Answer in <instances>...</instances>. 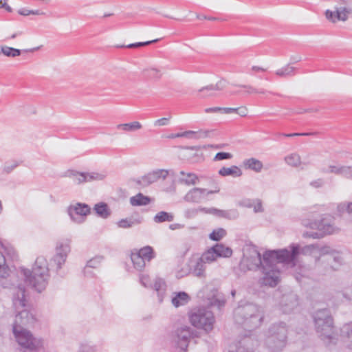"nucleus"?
Returning <instances> with one entry per match:
<instances>
[{
    "label": "nucleus",
    "mask_w": 352,
    "mask_h": 352,
    "mask_svg": "<svg viewBox=\"0 0 352 352\" xmlns=\"http://www.w3.org/2000/svg\"><path fill=\"white\" fill-rule=\"evenodd\" d=\"M289 248V250L284 248L266 251L262 259L256 245H246L240 267L241 270L246 267L248 270H262L263 277L261 280V284L274 287L279 282L280 270L277 265L283 263L292 267L296 265L300 253V245L293 243Z\"/></svg>",
    "instance_id": "nucleus-1"
},
{
    "label": "nucleus",
    "mask_w": 352,
    "mask_h": 352,
    "mask_svg": "<svg viewBox=\"0 0 352 352\" xmlns=\"http://www.w3.org/2000/svg\"><path fill=\"white\" fill-rule=\"evenodd\" d=\"M13 306L17 312L15 316L13 328L18 329H25L34 325L36 318L33 313L28 309L25 299V288L23 285H19L13 294Z\"/></svg>",
    "instance_id": "nucleus-2"
},
{
    "label": "nucleus",
    "mask_w": 352,
    "mask_h": 352,
    "mask_svg": "<svg viewBox=\"0 0 352 352\" xmlns=\"http://www.w3.org/2000/svg\"><path fill=\"white\" fill-rule=\"evenodd\" d=\"M25 283L38 292L43 291L50 278L47 261L43 257H38L32 270L21 269Z\"/></svg>",
    "instance_id": "nucleus-3"
},
{
    "label": "nucleus",
    "mask_w": 352,
    "mask_h": 352,
    "mask_svg": "<svg viewBox=\"0 0 352 352\" xmlns=\"http://www.w3.org/2000/svg\"><path fill=\"white\" fill-rule=\"evenodd\" d=\"M263 314L255 304H240L234 311L235 322L249 331L258 327L263 321Z\"/></svg>",
    "instance_id": "nucleus-4"
},
{
    "label": "nucleus",
    "mask_w": 352,
    "mask_h": 352,
    "mask_svg": "<svg viewBox=\"0 0 352 352\" xmlns=\"http://www.w3.org/2000/svg\"><path fill=\"white\" fill-rule=\"evenodd\" d=\"M287 327L285 322L272 324L267 331L265 344L270 352H280L286 346Z\"/></svg>",
    "instance_id": "nucleus-5"
},
{
    "label": "nucleus",
    "mask_w": 352,
    "mask_h": 352,
    "mask_svg": "<svg viewBox=\"0 0 352 352\" xmlns=\"http://www.w3.org/2000/svg\"><path fill=\"white\" fill-rule=\"evenodd\" d=\"M316 330L319 337L330 341L333 333V322L330 311L327 309L317 311L314 315Z\"/></svg>",
    "instance_id": "nucleus-6"
},
{
    "label": "nucleus",
    "mask_w": 352,
    "mask_h": 352,
    "mask_svg": "<svg viewBox=\"0 0 352 352\" xmlns=\"http://www.w3.org/2000/svg\"><path fill=\"white\" fill-rule=\"evenodd\" d=\"M191 324L199 329H203L206 332L213 328L214 317L213 313L206 307H197L193 309L189 315Z\"/></svg>",
    "instance_id": "nucleus-7"
},
{
    "label": "nucleus",
    "mask_w": 352,
    "mask_h": 352,
    "mask_svg": "<svg viewBox=\"0 0 352 352\" xmlns=\"http://www.w3.org/2000/svg\"><path fill=\"white\" fill-rule=\"evenodd\" d=\"M335 11L327 10L324 12L326 19L335 23L338 21H346L352 15V0H333Z\"/></svg>",
    "instance_id": "nucleus-8"
},
{
    "label": "nucleus",
    "mask_w": 352,
    "mask_h": 352,
    "mask_svg": "<svg viewBox=\"0 0 352 352\" xmlns=\"http://www.w3.org/2000/svg\"><path fill=\"white\" fill-rule=\"evenodd\" d=\"M13 333L19 344L25 350L33 351L43 346V340L33 337L30 331L26 329L12 328Z\"/></svg>",
    "instance_id": "nucleus-9"
},
{
    "label": "nucleus",
    "mask_w": 352,
    "mask_h": 352,
    "mask_svg": "<svg viewBox=\"0 0 352 352\" xmlns=\"http://www.w3.org/2000/svg\"><path fill=\"white\" fill-rule=\"evenodd\" d=\"M56 254L50 261V265L55 266L56 272L62 268L67 258L68 254L70 252L71 248L69 241L68 240L60 241L56 243Z\"/></svg>",
    "instance_id": "nucleus-10"
},
{
    "label": "nucleus",
    "mask_w": 352,
    "mask_h": 352,
    "mask_svg": "<svg viewBox=\"0 0 352 352\" xmlns=\"http://www.w3.org/2000/svg\"><path fill=\"white\" fill-rule=\"evenodd\" d=\"M310 227L318 230L323 236L339 232V228L335 226L334 220L331 217H324L319 221H315L310 223Z\"/></svg>",
    "instance_id": "nucleus-11"
},
{
    "label": "nucleus",
    "mask_w": 352,
    "mask_h": 352,
    "mask_svg": "<svg viewBox=\"0 0 352 352\" xmlns=\"http://www.w3.org/2000/svg\"><path fill=\"white\" fill-rule=\"evenodd\" d=\"M67 212L73 221L80 223L83 221V217L91 212V208L86 204L76 203L68 207Z\"/></svg>",
    "instance_id": "nucleus-12"
},
{
    "label": "nucleus",
    "mask_w": 352,
    "mask_h": 352,
    "mask_svg": "<svg viewBox=\"0 0 352 352\" xmlns=\"http://www.w3.org/2000/svg\"><path fill=\"white\" fill-rule=\"evenodd\" d=\"M175 334L178 338V345L181 349L184 351L186 350L189 340L191 338L198 336L196 331L191 330V329L187 326L178 328L175 331Z\"/></svg>",
    "instance_id": "nucleus-13"
},
{
    "label": "nucleus",
    "mask_w": 352,
    "mask_h": 352,
    "mask_svg": "<svg viewBox=\"0 0 352 352\" xmlns=\"http://www.w3.org/2000/svg\"><path fill=\"white\" fill-rule=\"evenodd\" d=\"M320 171L324 174L332 173L352 180V166L331 164L327 168H322Z\"/></svg>",
    "instance_id": "nucleus-14"
},
{
    "label": "nucleus",
    "mask_w": 352,
    "mask_h": 352,
    "mask_svg": "<svg viewBox=\"0 0 352 352\" xmlns=\"http://www.w3.org/2000/svg\"><path fill=\"white\" fill-rule=\"evenodd\" d=\"M217 192H218V190H217ZM214 192H216V191L208 190L206 188H194L186 193L184 199L187 202L200 203L208 195Z\"/></svg>",
    "instance_id": "nucleus-15"
},
{
    "label": "nucleus",
    "mask_w": 352,
    "mask_h": 352,
    "mask_svg": "<svg viewBox=\"0 0 352 352\" xmlns=\"http://www.w3.org/2000/svg\"><path fill=\"white\" fill-rule=\"evenodd\" d=\"M298 305V296L294 293L283 295L280 301V309L284 314L291 313Z\"/></svg>",
    "instance_id": "nucleus-16"
},
{
    "label": "nucleus",
    "mask_w": 352,
    "mask_h": 352,
    "mask_svg": "<svg viewBox=\"0 0 352 352\" xmlns=\"http://www.w3.org/2000/svg\"><path fill=\"white\" fill-rule=\"evenodd\" d=\"M168 175V173L167 170L164 169H159L142 177L141 179L137 180L136 182L143 186H147L157 182L160 178L163 179H166Z\"/></svg>",
    "instance_id": "nucleus-17"
},
{
    "label": "nucleus",
    "mask_w": 352,
    "mask_h": 352,
    "mask_svg": "<svg viewBox=\"0 0 352 352\" xmlns=\"http://www.w3.org/2000/svg\"><path fill=\"white\" fill-rule=\"evenodd\" d=\"M258 346V341L252 336L243 337L236 345V351L229 352H253Z\"/></svg>",
    "instance_id": "nucleus-18"
},
{
    "label": "nucleus",
    "mask_w": 352,
    "mask_h": 352,
    "mask_svg": "<svg viewBox=\"0 0 352 352\" xmlns=\"http://www.w3.org/2000/svg\"><path fill=\"white\" fill-rule=\"evenodd\" d=\"M40 47L21 50L8 45L0 46V56L2 54L8 58H15L21 56L22 51L25 52H33L38 50Z\"/></svg>",
    "instance_id": "nucleus-19"
},
{
    "label": "nucleus",
    "mask_w": 352,
    "mask_h": 352,
    "mask_svg": "<svg viewBox=\"0 0 352 352\" xmlns=\"http://www.w3.org/2000/svg\"><path fill=\"white\" fill-rule=\"evenodd\" d=\"M225 87V81L221 80L218 81L215 85L211 84L205 87H201L198 90L199 93H204L203 97L214 96L215 94L212 92L213 91H221Z\"/></svg>",
    "instance_id": "nucleus-20"
},
{
    "label": "nucleus",
    "mask_w": 352,
    "mask_h": 352,
    "mask_svg": "<svg viewBox=\"0 0 352 352\" xmlns=\"http://www.w3.org/2000/svg\"><path fill=\"white\" fill-rule=\"evenodd\" d=\"M209 212H211L212 214H214L217 217L228 219L230 220H234L239 217V212L236 209L223 210L215 208H210Z\"/></svg>",
    "instance_id": "nucleus-21"
},
{
    "label": "nucleus",
    "mask_w": 352,
    "mask_h": 352,
    "mask_svg": "<svg viewBox=\"0 0 352 352\" xmlns=\"http://www.w3.org/2000/svg\"><path fill=\"white\" fill-rule=\"evenodd\" d=\"M213 131H200L199 132H195L192 131H187L183 133H179L173 135L172 137L179 138V137H185L187 138H195V139H200L205 138L210 135V133Z\"/></svg>",
    "instance_id": "nucleus-22"
},
{
    "label": "nucleus",
    "mask_w": 352,
    "mask_h": 352,
    "mask_svg": "<svg viewBox=\"0 0 352 352\" xmlns=\"http://www.w3.org/2000/svg\"><path fill=\"white\" fill-rule=\"evenodd\" d=\"M179 174L182 177L179 178V181L182 184L190 186L195 185L199 182V178L195 173H185L184 170H181Z\"/></svg>",
    "instance_id": "nucleus-23"
},
{
    "label": "nucleus",
    "mask_w": 352,
    "mask_h": 352,
    "mask_svg": "<svg viewBox=\"0 0 352 352\" xmlns=\"http://www.w3.org/2000/svg\"><path fill=\"white\" fill-rule=\"evenodd\" d=\"M212 249L217 257H230L232 254V249L222 243H217Z\"/></svg>",
    "instance_id": "nucleus-24"
},
{
    "label": "nucleus",
    "mask_w": 352,
    "mask_h": 352,
    "mask_svg": "<svg viewBox=\"0 0 352 352\" xmlns=\"http://www.w3.org/2000/svg\"><path fill=\"white\" fill-rule=\"evenodd\" d=\"M190 298L188 294L184 292H179L172 298V303L175 307H179L186 305Z\"/></svg>",
    "instance_id": "nucleus-25"
},
{
    "label": "nucleus",
    "mask_w": 352,
    "mask_h": 352,
    "mask_svg": "<svg viewBox=\"0 0 352 352\" xmlns=\"http://www.w3.org/2000/svg\"><path fill=\"white\" fill-rule=\"evenodd\" d=\"M219 174L223 177L232 176L237 177L242 175V171L238 166H232L231 167H222L219 170Z\"/></svg>",
    "instance_id": "nucleus-26"
},
{
    "label": "nucleus",
    "mask_w": 352,
    "mask_h": 352,
    "mask_svg": "<svg viewBox=\"0 0 352 352\" xmlns=\"http://www.w3.org/2000/svg\"><path fill=\"white\" fill-rule=\"evenodd\" d=\"M96 213L103 219H107L111 214V211L108 205L104 202H100L96 204L94 208Z\"/></svg>",
    "instance_id": "nucleus-27"
},
{
    "label": "nucleus",
    "mask_w": 352,
    "mask_h": 352,
    "mask_svg": "<svg viewBox=\"0 0 352 352\" xmlns=\"http://www.w3.org/2000/svg\"><path fill=\"white\" fill-rule=\"evenodd\" d=\"M150 202V197L145 196L140 192L130 198V203L132 206H146Z\"/></svg>",
    "instance_id": "nucleus-28"
},
{
    "label": "nucleus",
    "mask_w": 352,
    "mask_h": 352,
    "mask_svg": "<svg viewBox=\"0 0 352 352\" xmlns=\"http://www.w3.org/2000/svg\"><path fill=\"white\" fill-rule=\"evenodd\" d=\"M131 259L134 267L139 271H142L146 265V261L137 252H132Z\"/></svg>",
    "instance_id": "nucleus-29"
},
{
    "label": "nucleus",
    "mask_w": 352,
    "mask_h": 352,
    "mask_svg": "<svg viewBox=\"0 0 352 352\" xmlns=\"http://www.w3.org/2000/svg\"><path fill=\"white\" fill-rule=\"evenodd\" d=\"M142 219L133 217L122 219L118 222V226L121 228H129L133 226L139 225Z\"/></svg>",
    "instance_id": "nucleus-30"
},
{
    "label": "nucleus",
    "mask_w": 352,
    "mask_h": 352,
    "mask_svg": "<svg viewBox=\"0 0 352 352\" xmlns=\"http://www.w3.org/2000/svg\"><path fill=\"white\" fill-rule=\"evenodd\" d=\"M142 127V124L139 122H133L130 123L119 124L116 126V128L120 130H122L127 132H133L140 129Z\"/></svg>",
    "instance_id": "nucleus-31"
},
{
    "label": "nucleus",
    "mask_w": 352,
    "mask_h": 352,
    "mask_svg": "<svg viewBox=\"0 0 352 352\" xmlns=\"http://www.w3.org/2000/svg\"><path fill=\"white\" fill-rule=\"evenodd\" d=\"M174 219V215L165 211L157 212L153 217V221L155 223H160L165 221L170 222Z\"/></svg>",
    "instance_id": "nucleus-32"
},
{
    "label": "nucleus",
    "mask_w": 352,
    "mask_h": 352,
    "mask_svg": "<svg viewBox=\"0 0 352 352\" xmlns=\"http://www.w3.org/2000/svg\"><path fill=\"white\" fill-rule=\"evenodd\" d=\"M147 262H150L155 256V254L153 248L151 246H145L141 248L138 252H136Z\"/></svg>",
    "instance_id": "nucleus-33"
},
{
    "label": "nucleus",
    "mask_w": 352,
    "mask_h": 352,
    "mask_svg": "<svg viewBox=\"0 0 352 352\" xmlns=\"http://www.w3.org/2000/svg\"><path fill=\"white\" fill-rule=\"evenodd\" d=\"M142 74L147 77L155 80L161 78L162 74L161 71L156 67H148L143 69Z\"/></svg>",
    "instance_id": "nucleus-34"
},
{
    "label": "nucleus",
    "mask_w": 352,
    "mask_h": 352,
    "mask_svg": "<svg viewBox=\"0 0 352 352\" xmlns=\"http://www.w3.org/2000/svg\"><path fill=\"white\" fill-rule=\"evenodd\" d=\"M245 165L250 169L257 173L261 171L263 168V163L255 158H250L245 162Z\"/></svg>",
    "instance_id": "nucleus-35"
},
{
    "label": "nucleus",
    "mask_w": 352,
    "mask_h": 352,
    "mask_svg": "<svg viewBox=\"0 0 352 352\" xmlns=\"http://www.w3.org/2000/svg\"><path fill=\"white\" fill-rule=\"evenodd\" d=\"M67 175L70 177H73L74 181L78 184H80L86 182V178L85 172H78L76 170H68Z\"/></svg>",
    "instance_id": "nucleus-36"
},
{
    "label": "nucleus",
    "mask_w": 352,
    "mask_h": 352,
    "mask_svg": "<svg viewBox=\"0 0 352 352\" xmlns=\"http://www.w3.org/2000/svg\"><path fill=\"white\" fill-rule=\"evenodd\" d=\"M205 270V263L199 258L193 266L192 274L197 277H202L204 276Z\"/></svg>",
    "instance_id": "nucleus-37"
},
{
    "label": "nucleus",
    "mask_w": 352,
    "mask_h": 352,
    "mask_svg": "<svg viewBox=\"0 0 352 352\" xmlns=\"http://www.w3.org/2000/svg\"><path fill=\"white\" fill-rule=\"evenodd\" d=\"M102 260V256H96L90 259L84 268V274H87L90 268H98Z\"/></svg>",
    "instance_id": "nucleus-38"
},
{
    "label": "nucleus",
    "mask_w": 352,
    "mask_h": 352,
    "mask_svg": "<svg viewBox=\"0 0 352 352\" xmlns=\"http://www.w3.org/2000/svg\"><path fill=\"white\" fill-rule=\"evenodd\" d=\"M296 68L287 65L276 71V74L280 77L292 76L294 75Z\"/></svg>",
    "instance_id": "nucleus-39"
},
{
    "label": "nucleus",
    "mask_w": 352,
    "mask_h": 352,
    "mask_svg": "<svg viewBox=\"0 0 352 352\" xmlns=\"http://www.w3.org/2000/svg\"><path fill=\"white\" fill-rule=\"evenodd\" d=\"M86 182H91L93 181H102L106 177V175L102 173L91 172L85 173Z\"/></svg>",
    "instance_id": "nucleus-40"
},
{
    "label": "nucleus",
    "mask_w": 352,
    "mask_h": 352,
    "mask_svg": "<svg viewBox=\"0 0 352 352\" xmlns=\"http://www.w3.org/2000/svg\"><path fill=\"white\" fill-rule=\"evenodd\" d=\"M226 230L223 228L214 230L209 235L210 239L214 241H219L226 235Z\"/></svg>",
    "instance_id": "nucleus-41"
},
{
    "label": "nucleus",
    "mask_w": 352,
    "mask_h": 352,
    "mask_svg": "<svg viewBox=\"0 0 352 352\" xmlns=\"http://www.w3.org/2000/svg\"><path fill=\"white\" fill-rule=\"evenodd\" d=\"M160 40V38H156L154 40L144 41V42H138V43H131L127 45H118L117 47L137 48V47L146 46L150 44L155 43L158 42Z\"/></svg>",
    "instance_id": "nucleus-42"
},
{
    "label": "nucleus",
    "mask_w": 352,
    "mask_h": 352,
    "mask_svg": "<svg viewBox=\"0 0 352 352\" xmlns=\"http://www.w3.org/2000/svg\"><path fill=\"white\" fill-rule=\"evenodd\" d=\"M217 256H216L215 253L213 252V250L212 248L204 252L202 256L200 257V259L206 264V263H210L216 260V258Z\"/></svg>",
    "instance_id": "nucleus-43"
},
{
    "label": "nucleus",
    "mask_w": 352,
    "mask_h": 352,
    "mask_svg": "<svg viewBox=\"0 0 352 352\" xmlns=\"http://www.w3.org/2000/svg\"><path fill=\"white\" fill-rule=\"evenodd\" d=\"M287 164L292 166H298L300 164V157L298 155L294 153L285 157Z\"/></svg>",
    "instance_id": "nucleus-44"
},
{
    "label": "nucleus",
    "mask_w": 352,
    "mask_h": 352,
    "mask_svg": "<svg viewBox=\"0 0 352 352\" xmlns=\"http://www.w3.org/2000/svg\"><path fill=\"white\" fill-rule=\"evenodd\" d=\"M344 212L348 213V202H342L337 205L336 214L342 216Z\"/></svg>",
    "instance_id": "nucleus-45"
},
{
    "label": "nucleus",
    "mask_w": 352,
    "mask_h": 352,
    "mask_svg": "<svg viewBox=\"0 0 352 352\" xmlns=\"http://www.w3.org/2000/svg\"><path fill=\"white\" fill-rule=\"evenodd\" d=\"M237 87H242L244 89H247V93L249 94H265V91L263 89L258 90L256 88L253 87L251 85H236Z\"/></svg>",
    "instance_id": "nucleus-46"
},
{
    "label": "nucleus",
    "mask_w": 352,
    "mask_h": 352,
    "mask_svg": "<svg viewBox=\"0 0 352 352\" xmlns=\"http://www.w3.org/2000/svg\"><path fill=\"white\" fill-rule=\"evenodd\" d=\"M342 333L349 338L352 342V322L343 326Z\"/></svg>",
    "instance_id": "nucleus-47"
},
{
    "label": "nucleus",
    "mask_w": 352,
    "mask_h": 352,
    "mask_svg": "<svg viewBox=\"0 0 352 352\" xmlns=\"http://www.w3.org/2000/svg\"><path fill=\"white\" fill-rule=\"evenodd\" d=\"M232 157V155L230 153H226V152H219L217 153L214 157V161H221L223 160H230Z\"/></svg>",
    "instance_id": "nucleus-48"
},
{
    "label": "nucleus",
    "mask_w": 352,
    "mask_h": 352,
    "mask_svg": "<svg viewBox=\"0 0 352 352\" xmlns=\"http://www.w3.org/2000/svg\"><path fill=\"white\" fill-rule=\"evenodd\" d=\"M19 166V163L16 161H13L12 163L6 162L3 167V171L6 173H11L15 168Z\"/></svg>",
    "instance_id": "nucleus-49"
},
{
    "label": "nucleus",
    "mask_w": 352,
    "mask_h": 352,
    "mask_svg": "<svg viewBox=\"0 0 352 352\" xmlns=\"http://www.w3.org/2000/svg\"><path fill=\"white\" fill-rule=\"evenodd\" d=\"M255 204V200L250 199H243L239 201L238 205L245 208H252Z\"/></svg>",
    "instance_id": "nucleus-50"
},
{
    "label": "nucleus",
    "mask_w": 352,
    "mask_h": 352,
    "mask_svg": "<svg viewBox=\"0 0 352 352\" xmlns=\"http://www.w3.org/2000/svg\"><path fill=\"white\" fill-rule=\"evenodd\" d=\"M303 236L313 239H320L323 237L320 232H306L303 234Z\"/></svg>",
    "instance_id": "nucleus-51"
},
{
    "label": "nucleus",
    "mask_w": 352,
    "mask_h": 352,
    "mask_svg": "<svg viewBox=\"0 0 352 352\" xmlns=\"http://www.w3.org/2000/svg\"><path fill=\"white\" fill-rule=\"evenodd\" d=\"M254 212H263V208L262 206V201L259 199H255V204L253 206Z\"/></svg>",
    "instance_id": "nucleus-52"
},
{
    "label": "nucleus",
    "mask_w": 352,
    "mask_h": 352,
    "mask_svg": "<svg viewBox=\"0 0 352 352\" xmlns=\"http://www.w3.org/2000/svg\"><path fill=\"white\" fill-rule=\"evenodd\" d=\"M170 118H162L155 121L154 125L155 126H162L168 125Z\"/></svg>",
    "instance_id": "nucleus-53"
},
{
    "label": "nucleus",
    "mask_w": 352,
    "mask_h": 352,
    "mask_svg": "<svg viewBox=\"0 0 352 352\" xmlns=\"http://www.w3.org/2000/svg\"><path fill=\"white\" fill-rule=\"evenodd\" d=\"M315 133H283L281 134L285 137H294V136H308L313 135Z\"/></svg>",
    "instance_id": "nucleus-54"
},
{
    "label": "nucleus",
    "mask_w": 352,
    "mask_h": 352,
    "mask_svg": "<svg viewBox=\"0 0 352 352\" xmlns=\"http://www.w3.org/2000/svg\"><path fill=\"white\" fill-rule=\"evenodd\" d=\"M165 286V283L160 279L155 281L154 284V287L156 291L160 292L161 290H164V287Z\"/></svg>",
    "instance_id": "nucleus-55"
},
{
    "label": "nucleus",
    "mask_w": 352,
    "mask_h": 352,
    "mask_svg": "<svg viewBox=\"0 0 352 352\" xmlns=\"http://www.w3.org/2000/svg\"><path fill=\"white\" fill-rule=\"evenodd\" d=\"M223 107H215L206 108V109H205L204 111L207 113H219V112L223 113Z\"/></svg>",
    "instance_id": "nucleus-56"
},
{
    "label": "nucleus",
    "mask_w": 352,
    "mask_h": 352,
    "mask_svg": "<svg viewBox=\"0 0 352 352\" xmlns=\"http://www.w3.org/2000/svg\"><path fill=\"white\" fill-rule=\"evenodd\" d=\"M210 305L212 306H217L218 308H220L225 305V300L215 298L211 301Z\"/></svg>",
    "instance_id": "nucleus-57"
},
{
    "label": "nucleus",
    "mask_w": 352,
    "mask_h": 352,
    "mask_svg": "<svg viewBox=\"0 0 352 352\" xmlns=\"http://www.w3.org/2000/svg\"><path fill=\"white\" fill-rule=\"evenodd\" d=\"M236 113L241 117H245L248 114V109L245 107H237Z\"/></svg>",
    "instance_id": "nucleus-58"
},
{
    "label": "nucleus",
    "mask_w": 352,
    "mask_h": 352,
    "mask_svg": "<svg viewBox=\"0 0 352 352\" xmlns=\"http://www.w3.org/2000/svg\"><path fill=\"white\" fill-rule=\"evenodd\" d=\"M310 185L314 188H320L324 185V181L322 179H318L311 182Z\"/></svg>",
    "instance_id": "nucleus-59"
},
{
    "label": "nucleus",
    "mask_w": 352,
    "mask_h": 352,
    "mask_svg": "<svg viewBox=\"0 0 352 352\" xmlns=\"http://www.w3.org/2000/svg\"><path fill=\"white\" fill-rule=\"evenodd\" d=\"M96 350L94 346L84 345L82 346L78 352H95Z\"/></svg>",
    "instance_id": "nucleus-60"
},
{
    "label": "nucleus",
    "mask_w": 352,
    "mask_h": 352,
    "mask_svg": "<svg viewBox=\"0 0 352 352\" xmlns=\"http://www.w3.org/2000/svg\"><path fill=\"white\" fill-rule=\"evenodd\" d=\"M210 210V208H206L200 207V208H197V209H192V212L195 214H197L199 212H204V213L211 214V212H209Z\"/></svg>",
    "instance_id": "nucleus-61"
},
{
    "label": "nucleus",
    "mask_w": 352,
    "mask_h": 352,
    "mask_svg": "<svg viewBox=\"0 0 352 352\" xmlns=\"http://www.w3.org/2000/svg\"><path fill=\"white\" fill-rule=\"evenodd\" d=\"M18 13L20 15L28 16V15L31 14V10H28L26 8H21V9L19 10Z\"/></svg>",
    "instance_id": "nucleus-62"
},
{
    "label": "nucleus",
    "mask_w": 352,
    "mask_h": 352,
    "mask_svg": "<svg viewBox=\"0 0 352 352\" xmlns=\"http://www.w3.org/2000/svg\"><path fill=\"white\" fill-rule=\"evenodd\" d=\"M223 113L226 114L236 113V108L223 107Z\"/></svg>",
    "instance_id": "nucleus-63"
},
{
    "label": "nucleus",
    "mask_w": 352,
    "mask_h": 352,
    "mask_svg": "<svg viewBox=\"0 0 352 352\" xmlns=\"http://www.w3.org/2000/svg\"><path fill=\"white\" fill-rule=\"evenodd\" d=\"M184 227V225H182L179 223H173V224L169 225V228L172 230L182 229Z\"/></svg>",
    "instance_id": "nucleus-64"
}]
</instances>
